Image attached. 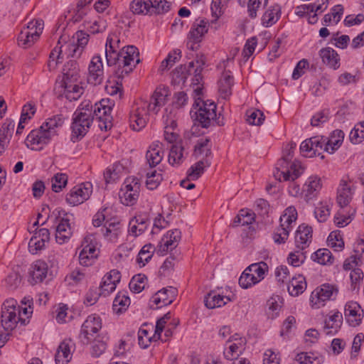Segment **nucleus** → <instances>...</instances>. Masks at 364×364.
I'll return each mask as SVG.
<instances>
[{
  "instance_id": "f257e3e1",
  "label": "nucleus",
  "mask_w": 364,
  "mask_h": 364,
  "mask_svg": "<svg viewBox=\"0 0 364 364\" xmlns=\"http://www.w3.org/2000/svg\"><path fill=\"white\" fill-rule=\"evenodd\" d=\"M168 91L165 89L156 88L152 94L150 102H142L133 108L129 115L131 128L134 131H140L146 125L149 121V112L158 114L160 108L165 105Z\"/></svg>"
},
{
  "instance_id": "f03ea898",
  "label": "nucleus",
  "mask_w": 364,
  "mask_h": 364,
  "mask_svg": "<svg viewBox=\"0 0 364 364\" xmlns=\"http://www.w3.org/2000/svg\"><path fill=\"white\" fill-rule=\"evenodd\" d=\"M79 66L75 60H70L63 69L62 80L56 82L55 90L64 95L69 101L77 100L84 92V88L80 85Z\"/></svg>"
},
{
  "instance_id": "7ed1b4c3",
  "label": "nucleus",
  "mask_w": 364,
  "mask_h": 364,
  "mask_svg": "<svg viewBox=\"0 0 364 364\" xmlns=\"http://www.w3.org/2000/svg\"><path fill=\"white\" fill-rule=\"evenodd\" d=\"M63 120L59 116H54L45 122L38 129L32 130L27 136L26 145L28 148L39 151L49 143L51 137L56 134L55 128L61 126Z\"/></svg>"
},
{
  "instance_id": "20e7f679",
  "label": "nucleus",
  "mask_w": 364,
  "mask_h": 364,
  "mask_svg": "<svg viewBox=\"0 0 364 364\" xmlns=\"http://www.w3.org/2000/svg\"><path fill=\"white\" fill-rule=\"evenodd\" d=\"M92 122V104L83 102L73 114L72 140L76 141L81 139L87 133Z\"/></svg>"
},
{
  "instance_id": "39448f33",
  "label": "nucleus",
  "mask_w": 364,
  "mask_h": 364,
  "mask_svg": "<svg viewBox=\"0 0 364 364\" xmlns=\"http://www.w3.org/2000/svg\"><path fill=\"white\" fill-rule=\"evenodd\" d=\"M202 105L198 101L195 102L194 109L191 110V118L195 122L194 124L208 128L216 121V105L209 100L201 102Z\"/></svg>"
},
{
  "instance_id": "423d86ee",
  "label": "nucleus",
  "mask_w": 364,
  "mask_h": 364,
  "mask_svg": "<svg viewBox=\"0 0 364 364\" xmlns=\"http://www.w3.org/2000/svg\"><path fill=\"white\" fill-rule=\"evenodd\" d=\"M114 103L108 99H102L99 102L92 105V115L93 121L98 122L101 130L107 131L112 127V117L111 112Z\"/></svg>"
},
{
  "instance_id": "0eeeda50",
  "label": "nucleus",
  "mask_w": 364,
  "mask_h": 364,
  "mask_svg": "<svg viewBox=\"0 0 364 364\" xmlns=\"http://www.w3.org/2000/svg\"><path fill=\"white\" fill-rule=\"evenodd\" d=\"M301 166L296 162H291L282 157L277 164L276 171L274 173V178L279 181L294 182L301 174Z\"/></svg>"
},
{
  "instance_id": "6e6552de",
  "label": "nucleus",
  "mask_w": 364,
  "mask_h": 364,
  "mask_svg": "<svg viewBox=\"0 0 364 364\" xmlns=\"http://www.w3.org/2000/svg\"><path fill=\"white\" fill-rule=\"evenodd\" d=\"M43 29L42 20L36 19L29 21L18 36V46L24 48L31 47L38 39Z\"/></svg>"
},
{
  "instance_id": "1a4fd4ad",
  "label": "nucleus",
  "mask_w": 364,
  "mask_h": 364,
  "mask_svg": "<svg viewBox=\"0 0 364 364\" xmlns=\"http://www.w3.org/2000/svg\"><path fill=\"white\" fill-rule=\"evenodd\" d=\"M53 214L55 215V220H58L56 226L55 239L57 242L63 244L66 242L73 235V229L70 221L73 219V215L66 213L63 210H55Z\"/></svg>"
},
{
  "instance_id": "9d476101",
  "label": "nucleus",
  "mask_w": 364,
  "mask_h": 364,
  "mask_svg": "<svg viewBox=\"0 0 364 364\" xmlns=\"http://www.w3.org/2000/svg\"><path fill=\"white\" fill-rule=\"evenodd\" d=\"M20 313L19 306H17V301L14 299L6 300L1 308V325L6 331H12L16 328L18 321L22 319L17 315Z\"/></svg>"
},
{
  "instance_id": "9b49d317",
  "label": "nucleus",
  "mask_w": 364,
  "mask_h": 364,
  "mask_svg": "<svg viewBox=\"0 0 364 364\" xmlns=\"http://www.w3.org/2000/svg\"><path fill=\"white\" fill-rule=\"evenodd\" d=\"M122 63L124 69H119L116 74L118 77H122L123 74H129L132 71L133 68L140 62L139 53L136 47L134 46H124L121 49Z\"/></svg>"
},
{
  "instance_id": "f8f14e48",
  "label": "nucleus",
  "mask_w": 364,
  "mask_h": 364,
  "mask_svg": "<svg viewBox=\"0 0 364 364\" xmlns=\"http://www.w3.org/2000/svg\"><path fill=\"white\" fill-rule=\"evenodd\" d=\"M129 180V178L126 180L124 186L119 193L120 201L125 205H134L139 198L140 191L139 180L137 178H132L131 181Z\"/></svg>"
},
{
  "instance_id": "ddd939ff",
  "label": "nucleus",
  "mask_w": 364,
  "mask_h": 364,
  "mask_svg": "<svg viewBox=\"0 0 364 364\" xmlns=\"http://www.w3.org/2000/svg\"><path fill=\"white\" fill-rule=\"evenodd\" d=\"M102 328L101 318L96 314L89 316L82 325L80 338L83 344H88Z\"/></svg>"
},
{
  "instance_id": "4468645a",
  "label": "nucleus",
  "mask_w": 364,
  "mask_h": 364,
  "mask_svg": "<svg viewBox=\"0 0 364 364\" xmlns=\"http://www.w3.org/2000/svg\"><path fill=\"white\" fill-rule=\"evenodd\" d=\"M326 137L314 136L304 141L300 146V151L306 157H313L321 155L320 151H326Z\"/></svg>"
},
{
  "instance_id": "2eb2a0df",
  "label": "nucleus",
  "mask_w": 364,
  "mask_h": 364,
  "mask_svg": "<svg viewBox=\"0 0 364 364\" xmlns=\"http://www.w3.org/2000/svg\"><path fill=\"white\" fill-rule=\"evenodd\" d=\"M337 289L329 284H323L316 288L311 296V302L315 308H320L325 305V302L331 299L336 295Z\"/></svg>"
},
{
  "instance_id": "dca6fc26",
  "label": "nucleus",
  "mask_w": 364,
  "mask_h": 364,
  "mask_svg": "<svg viewBox=\"0 0 364 364\" xmlns=\"http://www.w3.org/2000/svg\"><path fill=\"white\" fill-rule=\"evenodd\" d=\"M120 41L117 36H109L105 44V56L108 66L122 63Z\"/></svg>"
},
{
  "instance_id": "f3484780",
  "label": "nucleus",
  "mask_w": 364,
  "mask_h": 364,
  "mask_svg": "<svg viewBox=\"0 0 364 364\" xmlns=\"http://www.w3.org/2000/svg\"><path fill=\"white\" fill-rule=\"evenodd\" d=\"M92 193L90 183H82L73 188L66 196V201L71 205H77L87 200Z\"/></svg>"
},
{
  "instance_id": "a211bd4d",
  "label": "nucleus",
  "mask_w": 364,
  "mask_h": 364,
  "mask_svg": "<svg viewBox=\"0 0 364 364\" xmlns=\"http://www.w3.org/2000/svg\"><path fill=\"white\" fill-rule=\"evenodd\" d=\"M89 41V35L82 31L75 33L73 42L67 45V55L68 58H79Z\"/></svg>"
},
{
  "instance_id": "6ab92c4d",
  "label": "nucleus",
  "mask_w": 364,
  "mask_h": 364,
  "mask_svg": "<svg viewBox=\"0 0 364 364\" xmlns=\"http://www.w3.org/2000/svg\"><path fill=\"white\" fill-rule=\"evenodd\" d=\"M104 79V71L102 58L95 55L88 67L87 82L93 85H100Z\"/></svg>"
},
{
  "instance_id": "aec40b11",
  "label": "nucleus",
  "mask_w": 364,
  "mask_h": 364,
  "mask_svg": "<svg viewBox=\"0 0 364 364\" xmlns=\"http://www.w3.org/2000/svg\"><path fill=\"white\" fill-rule=\"evenodd\" d=\"M210 23L205 18H197L192 24L188 36L194 42H201L205 33L208 31Z\"/></svg>"
},
{
  "instance_id": "412c9836",
  "label": "nucleus",
  "mask_w": 364,
  "mask_h": 364,
  "mask_svg": "<svg viewBox=\"0 0 364 364\" xmlns=\"http://www.w3.org/2000/svg\"><path fill=\"white\" fill-rule=\"evenodd\" d=\"M176 293V289L172 287L164 288L155 294L151 301L158 306L157 308H161L163 306L171 304L173 301Z\"/></svg>"
},
{
  "instance_id": "4be33fe9",
  "label": "nucleus",
  "mask_w": 364,
  "mask_h": 364,
  "mask_svg": "<svg viewBox=\"0 0 364 364\" xmlns=\"http://www.w3.org/2000/svg\"><path fill=\"white\" fill-rule=\"evenodd\" d=\"M181 237V232L178 229L168 231L160 242L159 252L162 255H165L169 249L171 250L176 247Z\"/></svg>"
},
{
  "instance_id": "5701e85b",
  "label": "nucleus",
  "mask_w": 364,
  "mask_h": 364,
  "mask_svg": "<svg viewBox=\"0 0 364 364\" xmlns=\"http://www.w3.org/2000/svg\"><path fill=\"white\" fill-rule=\"evenodd\" d=\"M312 228L305 224L299 226L295 235L296 247L304 250L311 242Z\"/></svg>"
},
{
  "instance_id": "b1692460",
  "label": "nucleus",
  "mask_w": 364,
  "mask_h": 364,
  "mask_svg": "<svg viewBox=\"0 0 364 364\" xmlns=\"http://www.w3.org/2000/svg\"><path fill=\"white\" fill-rule=\"evenodd\" d=\"M321 188V178L316 176H310L303 188L304 198L306 202L315 198Z\"/></svg>"
},
{
  "instance_id": "393cba45",
  "label": "nucleus",
  "mask_w": 364,
  "mask_h": 364,
  "mask_svg": "<svg viewBox=\"0 0 364 364\" xmlns=\"http://www.w3.org/2000/svg\"><path fill=\"white\" fill-rule=\"evenodd\" d=\"M48 271L47 264L42 260L36 261L31 267L29 274L31 283L41 282L46 277Z\"/></svg>"
},
{
  "instance_id": "a878e982",
  "label": "nucleus",
  "mask_w": 364,
  "mask_h": 364,
  "mask_svg": "<svg viewBox=\"0 0 364 364\" xmlns=\"http://www.w3.org/2000/svg\"><path fill=\"white\" fill-rule=\"evenodd\" d=\"M72 343L70 339H65L60 343L55 355L56 364H67L71 360L70 348Z\"/></svg>"
},
{
  "instance_id": "bb28decb",
  "label": "nucleus",
  "mask_w": 364,
  "mask_h": 364,
  "mask_svg": "<svg viewBox=\"0 0 364 364\" xmlns=\"http://www.w3.org/2000/svg\"><path fill=\"white\" fill-rule=\"evenodd\" d=\"M360 309V306L355 301L348 302L345 306V316L351 326H357L361 323L362 317L358 314Z\"/></svg>"
},
{
  "instance_id": "cd10ccee",
  "label": "nucleus",
  "mask_w": 364,
  "mask_h": 364,
  "mask_svg": "<svg viewBox=\"0 0 364 364\" xmlns=\"http://www.w3.org/2000/svg\"><path fill=\"white\" fill-rule=\"evenodd\" d=\"M322 62L329 68L336 70L340 66V58L336 50L330 47L323 48L319 50Z\"/></svg>"
},
{
  "instance_id": "c85d7f7f",
  "label": "nucleus",
  "mask_w": 364,
  "mask_h": 364,
  "mask_svg": "<svg viewBox=\"0 0 364 364\" xmlns=\"http://www.w3.org/2000/svg\"><path fill=\"white\" fill-rule=\"evenodd\" d=\"M218 84L221 97L223 99L228 98L232 94V87L234 84L233 76L230 71L223 73Z\"/></svg>"
},
{
  "instance_id": "c756f323",
  "label": "nucleus",
  "mask_w": 364,
  "mask_h": 364,
  "mask_svg": "<svg viewBox=\"0 0 364 364\" xmlns=\"http://www.w3.org/2000/svg\"><path fill=\"white\" fill-rule=\"evenodd\" d=\"M343 316L341 313L336 311L330 316L328 320H325L323 331L326 335H334L341 328Z\"/></svg>"
},
{
  "instance_id": "7c9ffc66",
  "label": "nucleus",
  "mask_w": 364,
  "mask_h": 364,
  "mask_svg": "<svg viewBox=\"0 0 364 364\" xmlns=\"http://www.w3.org/2000/svg\"><path fill=\"white\" fill-rule=\"evenodd\" d=\"M230 301L229 296H223L212 291L205 296L204 302L207 308L215 309L225 305Z\"/></svg>"
},
{
  "instance_id": "2f4dec72",
  "label": "nucleus",
  "mask_w": 364,
  "mask_h": 364,
  "mask_svg": "<svg viewBox=\"0 0 364 364\" xmlns=\"http://www.w3.org/2000/svg\"><path fill=\"white\" fill-rule=\"evenodd\" d=\"M344 139V133L342 130H334L330 137H326V151L333 154L341 145Z\"/></svg>"
},
{
  "instance_id": "473e14b6",
  "label": "nucleus",
  "mask_w": 364,
  "mask_h": 364,
  "mask_svg": "<svg viewBox=\"0 0 364 364\" xmlns=\"http://www.w3.org/2000/svg\"><path fill=\"white\" fill-rule=\"evenodd\" d=\"M97 249L94 245L87 244L85 245L80 252L79 261L80 264L88 267L92 265L94 259L97 258Z\"/></svg>"
},
{
  "instance_id": "72a5a7b5",
  "label": "nucleus",
  "mask_w": 364,
  "mask_h": 364,
  "mask_svg": "<svg viewBox=\"0 0 364 364\" xmlns=\"http://www.w3.org/2000/svg\"><path fill=\"white\" fill-rule=\"evenodd\" d=\"M306 289V282L304 277L298 275L294 277L287 286V289L291 296H297L302 294Z\"/></svg>"
},
{
  "instance_id": "f704fd0d",
  "label": "nucleus",
  "mask_w": 364,
  "mask_h": 364,
  "mask_svg": "<svg viewBox=\"0 0 364 364\" xmlns=\"http://www.w3.org/2000/svg\"><path fill=\"white\" fill-rule=\"evenodd\" d=\"M353 193L347 182L341 180L339 188H338L337 203L343 208L348 205L352 198Z\"/></svg>"
},
{
  "instance_id": "c9c22d12",
  "label": "nucleus",
  "mask_w": 364,
  "mask_h": 364,
  "mask_svg": "<svg viewBox=\"0 0 364 364\" xmlns=\"http://www.w3.org/2000/svg\"><path fill=\"white\" fill-rule=\"evenodd\" d=\"M279 6L274 5L269 7L262 17V24L268 28L277 22L280 17Z\"/></svg>"
},
{
  "instance_id": "e433bc0d",
  "label": "nucleus",
  "mask_w": 364,
  "mask_h": 364,
  "mask_svg": "<svg viewBox=\"0 0 364 364\" xmlns=\"http://www.w3.org/2000/svg\"><path fill=\"white\" fill-rule=\"evenodd\" d=\"M211 164L210 159H201L191 166L187 171L188 179L197 180L203 173L205 168Z\"/></svg>"
},
{
  "instance_id": "4c0bfd02",
  "label": "nucleus",
  "mask_w": 364,
  "mask_h": 364,
  "mask_svg": "<svg viewBox=\"0 0 364 364\" xmlns=\"http://www.w3.org/2000/svg\"><path fill=\"white\" fill-rule=\"evenodd\" d=\"M107 337L97 335L92 338L91 354L94 357H100L107 349Z\"/></svg>"
},
{
  "instance_id": "58836bf2",
  "label": "nucleus",
  "mask_w": 364,
  "mask_h": 364,
  "mask_svg": "<svg viewBox=\"0 0 364 364\" xmlns=\"http://www.w3.org/2000/svg\"><path fill=\"white\" fill-rule=\"evenodd\" d=\"M151 2L150 0H133L129 9L134 14L145 15L151 11Z\"/></svg>"
},
{
  "instance_id": "ea45409f",
  "label": "nucleus",
  "mask_w": 364,
  "mask_h": 364,
  "mask_svg": "<svg viewBox=\"0 0 364 364\" xmlns=\"http://www.w3.org/2000/svg\"><path fill=\"white\" fill-rule=\"evenodd\" d=\"M159 144H153L146 151V159L150 167H155L162 160L163 156L160 149L158 148Z\"/></svg>"
},
{
  "instance_id": "a19ab883",
  "label": "nucleus",
  "mask_w": 364,
  "mask_h": 364,
  "mask_svg": "<svg viewBox=\"0 0 364 364\" xmlns=\"http://www.w3.org/2000/svg\"><path fill=\"white\" fill-rule=\"evenodd\" d=\"M311 259L321 264H331L333 257L328 249H319L311 255Z\"/></svg>"
},
{
  "instance_id": "79ce46f5",
  "label": "nucleus",
  "mask_w": 364,
  "mask_h": 364,
  "mask_svg": "<svg viewBox=\"0 0 364 364\" xmlns=\"http://www.w3.org/2000/svg\"><path fill=\"white\" fill-rule=\"evenodd\" d=\"M247 268V271L255 276L259 282L264 278L266 273L268 272V265L264 262L252 264Z\"/></svg>"
},
{
  "instance_id": "37998d69",
  "label": "nucleus",
  "mask_w": 364,
  "mask_h": 364,
  "mask_svg": "<svg viewBox=\"0 0 364 364\" xmlns=\"http://www.w3.org/2000/svg\"><path fill=\"white\" fill-rule=\"evenodd\" d=\"M255 215L251 210H241L239 214L235 218L233 221V226L248 225L255 221Z\"/></svg>"
},
{
  "instance_id": "c03bdc74",
  "label": "nucleus",
  "mask_w": 364,
  "mask_h": 364,
  "mask_svg": "<svg viewBox=\"0 0 364 364\" xmlns=\"http://www.w3.org/2000/svg\"><path fill=\"white\" fill-rule=\"evenodd\" d=\"M296 360L300 364H321L323 362V358L316 355L314 353H301L297 354Z\"/></svg>"
},
{
  "instance_id": "a18cd8bd",
  "label": "nucleus",
  "mask_w": 364,
  "mask_h": 364,
  "mask_svg": "<svg viewBox=\"0 0 364 364\" xmlns=\"http://www.w3.org/2000/svg\"><path fill=\"white\" fill-rule=\"evenodd\" d=\"M183 148L179 144H173L168 155V162L172 166L179 165L183 159Z\"/></svg>"
},
{
  "instance_id": "49530a36",
  "label": "nucleus",
  "mask_w": 364,
  "mask_h": 364,
  "mask_svg": "<svg viewBox=\"0 0 364 364\" xmlns=\"http://www.w3.org/2000/svg\"><path fill=\"white\" fill-rule=\"evenodd\" d=\"M146 279V277L141 274L134 276L129 284L130 290L134 293L141 292L144 289Z\"/></svg>"
},
{
  "instance_id": "de8ad7c7",
  "label": "nucleus",
  "mask_w": 364,
  "mask_h": 364,
  "mask_svg": "<svg viewBox=\"0 0 364 364\" xmlns=\"http://www.w3.org/2000/svg\"><path fill=\"white\" fill-rule=\"evenodd\" d=\"M247 122L251 125L259 126L264 120V115L259 109H250L246 113Z\"/></svg>"
},
{
  "instance_id": "09e8293b",
  "label": "nucleus",
  "mask_w": 364,
  "mask_h": 364,
  "mask_svg": "<svg viewBox=\"0 0 364 364\" xmlns=\"http://www.w3.org/2000/svg\"><path fill=\"white\" fill-rule=\"evenodd\" d=\"M154 247L151 244L145 245L139 251L137 257V262L139 265L144 267L152 257L151 250Z\"/></svg>"
},
{
  "instance_id": "8fccbe9b",
  "label": "nucleus",
  "mask_w": 364,
  "mask_h": 364,
  "mask_svg": "<svg viewBox=\"0 0 364 364\" xmlns=\"http://www.w3.org/2000/svg\"><path fill=\"white\" fill-rule=\"evenodd\" d=\"M349 139L353 144H359L364 139V122H360L350 131Z\"/></svg>"
},
{
  "instance_id": "3c124183",
  "label": "nucleus",
  "mask_w": 364,
  "mask_h": 364,
  "mask_svg": "<svg viewBox=\"0 0 364 364\" xmlns=\"http://www.w3.org/2000/svg\"><path fill=\"white\" fill-rule=\"evenodd\" d=\"M181 52L180 50H174L172 53H170L167 57L162 61L160 70L164 71L171 68L173 64L181 58Z\"/></svg>"
},
{
  "instance_id": "603ef678",
  "label": "nucleus",
  "mask_w": 364,
  "mask_h": 364,
  "mask_svg": "<svg viewBox=\"0 0 364 364\" xmlns=\"http://www.w3.org/2000/svg\"><path fill=\"white\" fill-rule=\"evenodd\" d=\"M68 183V176L65 173H58L52 178V190L55 192H60L65 187Z\"/></svg>"
},
{
  "instance_id": "864d4df0",
  "label": "nucleus",
  "mask_w": 364,
  "mask_h": 364,
  "mask_svg": "<svg viewBox=\"0 0 364 364\" xmlns=\"http://www.w3.org/2000/svg\"><path fill=\"white\" fill-rule=\"evenodd\" d=\"M257 283H259L258 280L255 278V276L247 271V268L245 269L239 279V284L242 289H248Z\"/></svg>"
},
{
  "instance_id": "5fc2aeb1",
  "label": "nucleus",
  "mask_w": 364,
  "mask_h": 364,
  "mask_svg": "<svg viewBox=\"0 0 364 364\" xmlns=\"http://www.w3.org/2000/svg\"><path fill=\"white\" fill-rule=\"evenodd\" d=\"M297 218V211L293 206H289L284 210V213L280 217L281 224L284 223V226L290 227L291 224Z\"/></svg>"
},
{
  "instance_id": "6e6d98bb",
  "label": "nucleus",
  "mask_w": 364,
  "mask_h": 364,
  "mask_svg": "<svg viewBox=\"0 0 364 364\" xmlns=\"http://www.w3.org/2000/svg\"><path fill=\"white\" fill-rule=\"evenodd\" d=\"M130 304L129 298L122 294H118L113 301V309L117 313H120L125 310Z\"/></svg>"
},
{
  "instance_id": "4d7b16f0",
  "label": "nucleus",
  "mask_w": 364,
  "mask_h": 364,
  "mask_svg": "<svg viewBox=\"0 0 364 364\" xmlns=\"http://www.w3.org/2000/svg\"><path fill=\"white\" fill-rule=\"evenodd\" d=\"M162 179L161 173H157L156 171L148 172L146 173V186L148 189L154 190L159 186Z\"/></svg>"
},
{
  "instance_id": "13d9d810",
  "label": "nucleus",
  "mask_w": 364,
  "mask_h": 364,
  "mask_svg": "<svg viewBox=\"0 0 364 364\" xmlns=\"http://www.w3.org/2000/svg\"><path fill=\"white\" fill-rule=\"evenodd\" d=\"M289 228L284 226V223L281 224L273 235L274 242L277 244L284 243L289 237Z\"/></svg>"
},
{
  "instance_id": "bf43d9fd",
  "label": "nucleus",
  "mask_w": 364,
  "mask_h": 364,
  "mask_svg": "<svg viewBox=\"0 0 364 364\" xmlns=\"http://www.w3.org/2000/svg\"><path fill=\"white\" fill-rule=\"evenodd\" d=\"M279 300V297L277 296V298L272 297L267 301L268 309L267 312L269 317H271L272 318H274L278 316L279 312L282 308Z\"/></svg>"
},
{
  "instance_id": "052dcab7",
  "label": "nucleus",
  "mask_w": 364,
  "mask_h": 364,
  "mask_svg": "<svg viewBox=\"0 0 364 364\" xmlns=\"http://www.w3.org/2000/svg\"><path fill=\"white\" fill-rule=\"evenodd\" d=\"M328 245L334 248L335 250L339 251L344 247V242L343 241L339 232H332L328 237Z\"/></svg>"
},
{
  "instance_id": "680f3d73",
  "label": "nucleus",
  "mask_w": 364,
  "mask_h": 364,
  "mask_svg": "<svg viewBox=\"0 0 364 364\" xmlns=\"http://www.w3.org/2000/svg\"><path fill=\"white\" fill-rule=\"evenodd\" d=\"M124 170V167L120 163H115L111 168L107 171L106 181H115L119 177V174Z\"/></svg>"
},
{
  "instance_id": "e2e57ef3",
  "label": "nucleus",
  "mask_w": 364,
  "mask_h": 364,
  "mask_svg": "<svg viewBox=\"0 0 364 364\" xmlns=\"http://www.w3.org/2000/svg\"><path fill=\"white\" fill-rule=\"evenodd\" d=\"M306 259L305 252L303 250H296L294 252H291L288 257V262L294 267H299L304 263Z\"/></svg>"
},
{
  "instance_id": "0e129e2a",
  "label": "nucleus",
  "mask_w": 364,
  "mask_h": 364,
  "mask_svg": "<svg viewBox=\"0 0 364 364\" xmlns=\"http://www.w3.org/2000/svg\"><path fill=\"white\" fill-rule=\"evenodd\" d=\"M242 346L238 343H232L228 347V349L225 350L224 356L227 360H235L238 359L241 353Z\"/></svg>"
},
{
  "instance_id": "69168bd1",
  "label": "nucleus",
  "mask_w": 364,
  "mask_h": 364,
  "mask_svg": "<svg viewBox=\"0 0 364 364\" xmlns=\"http://www.w3.org/2000/svg\"><path fill=\"white\" fill-rule=\"evenodd\" d=\"M314 215L318 222H325L330 215L329 206L326 204L321 203L319 206L315 208Z\"/></svg>"
},
{
  "instance_id": "338daca9",
  "label": "nucleus",
  "mask_w": 364,
  "mask_h": 364,
  "mask_svg": "<svg viewBox=\"0 0 364 364\" xmlns=\"http://www.w3.org/2000/svg\"><path fill=\"white\" fill-rule=\"evenodd\" d=\"M7 287L11 289H16L21 284V277L16 272H11L6 278Z\"/></svg>"
},
{
  "instance_id": "774afa93",
  "label": "nucleus",
  "mask_w": 364,
  "mask_h": 364,
  "mask_svg": "<svg viewBox=\"0 0 364 364\" xmlns=\"http://www.w3.org/2000/svg\"><path fill=\"white\" fill-rule=\"evenodd\" d=\"M45 245L46 242L33 235L28 242V250L31 254H37L38 251L45 247Z\"/></svg>"
}]
</instances>
